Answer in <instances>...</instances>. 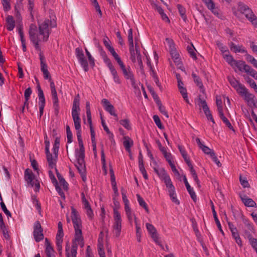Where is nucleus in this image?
Returning a JSON list of instances; mask_svg holds the SVG:
<instances>
[{
  "label": "nucleus",
  "mask_w": 257,
  "mask_h": 257,
  "mask_svg": "<svg viewBox=\"0 0 257 257\" xmlns=\"http://www.w3.org/2000/svg\"><path fill=\"white\" fill-rule=\"evenodd\" d=\"M103 44L106 49L109 51L111 55L113 56L114 59L119 56L115 52L113 47L111 45V43L107 38L103 39Z\"/></svg>",
  "instance_id": "obj_31"
},
{
  "label": "nucleus",
  "mask_w": 257,
  "mask_h": 257,
  "mask_svg": "<svg viewBox=\"0 0 257 257\" xmlns=\"http://www.w3.org/2000/svg\"><path fill=\"white\" fill-rule=\"evenodd\" d=\"M244 78L246 82L249 84L250 86L253 88L254 90L257 92V85H256L255 82L247 77H245Z\"/></svg>",
  "instance_id": "obj_58"
},
{
  "label": "nucleus",
  "mask_w": 257,
  "mask_h": 257,
  "mask_svg": "<svg viewBox=\"0 0 257 257\" xmlns=\"http://www.w3.org/2000/svg\"><path fill=\"white\" fill-rule=\"evenodd\" d=\"M80 99L79 96H77L74 99L72 108V116L74 123V126L76 131V135L78 139L79 148L76 149L74 164L81 175L82 180L86 181L85 174V164L84 162V148L81 138V127L80 117Z\"/></svg>",
  "instance_id": "obj_1"
},
{
  "label": "nucleus",
  "mask_w": 257,
  "mask_h": 257,
  "mask_svg": "<svg viewBox=\"0 0 257 257\" xmlns=\"http://www.w3.org/2000/svg\"><path fill=\"white\" fill-rule=\"evenodd\" d=\"M122 221L120 213H113V233L117 237L119 236L120 234Z\"/></svg>",
  "instance_id": "obj_13"
},
{
  "label": "nucleus",
  "mask_w": 257,
  "mask_h": 257,
  "mask_svg": "<svg viewBox=\"0 0 257 257\" xmlns=\"http://www.w3.org/2000/svg\"><path fill=\"white\" fill-rule=\"evenodd\" d=\"M46 252L48 257H55L54 251L52 246L47 241V239H46Z\"/></svg>",
  "instance_id": "obj_43"
},
{
  "label": "nucleus",
  "mask_w": 257,
  "mask_h": 257,
  "mask_svg": "<svg viewBox=\"0 0 257 257\" xmlns=\"http://www.w3.org/2000/svg\"><path fill=\"white\" fill-rule=\"evenodd\" d=\"M71 219L73 223L75 229V235L76 241H81V236H82L81 231V221L76 210L71 207Z\"/></svg>",
  "instance_id": "obj_8"
},
{
  "label": "nucleus",
  "mask_w": 257,
  "mask_h": 257,
  "mask_svg": "<svg viewBox=\"0 0 257 257\" xmlns=\"http://www.w3.org/2000/svg\"><path fill=\"white\" fill-rule=\"evenodd\" d=\"M233 13L238 17H240V14H243L252 25L257 28V17L247 6L239 5L238 11L237 12L234 11Z\"/></svg>",
  "instance_id": "obj_7"
},
{
  "label": "nucleus",
  "mask_w": 257,
  "mask_h": 257,
  "mask_svg": "<svg viewBox=\"0 0 257 257\" xmlns=\"http://www.w3.org/2000/svg\"><path fill=\"white\" fill-rule=\"evenodd\" d=\"M101 162L102 163V169L105 174H107L106 167V161L105 159V155L104 153V151L103 150H101Z\"/></svg>",
  "instance_id": "obj_55"
},
{
  "label": "nucleus",
  "mask_w": 257,
  "mask_h": 257,
  "mask_svg": "<svg viewBox=\"0 0 257 257\" xmlns=\"http://www.w3.org/2000/svg\"><path fill=\"white\" fill-rule=\"evenodd\" d=\"M152 5L153 7L157 11V12L159 13L160 15L161 18L163 21H164L166 23H170V20L167 15L164 12L163 10L162 9L161 7L158 6L156 3H152Z\"/></svg>",
  "instance_id": "obj_28"
},
{
  "label": "nucleus",
  "mask_w": 257,
  "mask_h": 257,
  "mask_svg": "<svg viewBox=\"0 0 257 257\" xmlns=\"http://www.w3.org/2000/svg\"><path fill=\"white\" fill-rule=\"evenodd\" d=\"M41 70L43 73L44 78L46 79H49L50 82L52 81L50 77V74L47 68V65L43 64L42 66H41Z\"/></svg>",
  "instance_id": "obj_44"
},
{
  "label": "nucleus",
  "mask_w": 257,
  "mask_h": 257,
  "mask_svg": "<svg viewBox=\"0 0 257 257\" xmlns=\"http://www.w3.org/2000/svg\"><path fill=\"white\" fill-rule=\"evenodd\" d=\"M137 198L139 205L143 207L147 213H149V210L148 207L143 198L141 197L139 194H137Z\"/></svg>",
  "instance_id": "obj_46"
},
{
  "label": "nucleus",
  "mask_w": 257,
  "mask_h": 257,
  "mask_svg": "<svg viewBox=\"0 0 257 257\" xmlns=\"http://www.w3.org/2000/svg\"><path fill=\"white\" fill-rule=\"evenodd\" d=\"M170 53L172 58L173 59L176 66L178 67V68L181 69L182 70H184L182 64L181 63V59L180 58V55L176 50H172Z\"/></svg>",
  "instance_id": "obj_24"
},
{
  "label": "nucleus",
  "mask_w": 257,
  "mask_h": 257,
  "mask_svg": "<svg viewBox=\"0 0 257 257\" xmlns=\"http://www.w3.org/2000/svg\"><path fill=\"white\" fill-rule=\"evenodd\" d=\"M101 103L103 108L111 115L114 116L116 119H118L117 114L112 104L106 98H103L101 101Z\"/></svg>",
  "instance_id": "obj_17"
},
{
  "label": "nucleus",
  "mask_w": 257,
  "mask_h": 257,
  "mask_svg": "<svg viewBox=\"0 0 257 257\" xmlns=\"http://www.w3.org/2000/svg\"><path fill=\"white\" fill-rule=\"evenodd\" d=\"M165 44L166 47L168 48L169 49V51L170 52L172 50H175L176 48L175 47V45L174 42L172 40L169 38H166L165 40Z\"/></svg>",
  "instance_id": "obj_53"
},
{
  "label": "nucleus",
  "mask_w": 257,
  "mask_h": 257,
  "mask_svg": "<svg viewBox=\"0 0 257 257\" xmlns=\"http://www.w3.org/2000/svg\"><path fill=\"white\" fill-rule=\"evenodd\" d=\"M240 197L243 204L247 207H253L256 206L255 202L251 198L244 195H240Z\"/></svg>",
  "instance_id": "obj_33"
},
{
  "label": "nucleus",
  "mask_w": 257,
  "mask_h": 257,
  "mask_svg": "<svg viewBox=\"0 0 257 257\" xmlns=\"http://www.w3.org/2000/svg\"><path fill=\"white\" fill-rule=\"evenodd\" d=\"M211 209H212V212H213V217L214 218V220L215 221V222L217 224V227L218 228V229H219V230L220 231V232L223 234V231L221 228V224L217 218V213H216V212L215 211V208H214V206L213 205V204L212 203V202H211Z\"/></svg>",
  "instance_id": "obj_41"
},
{
  "label": "nucleus",
  "mask_w": 257,
  "mask_h": 257,
  "mask_svg": "<svg viewBox=\"0 0 257 257\" xmlns=\"http://www.w3.org/2000/svg\"><path fill=\"white\" fill-rule=\"evenodd\" d=\"M203 2L214 15H218V10L215 7L214 3L212 0H202Z\"/></svg>",
  "instance_id": "obj_35"
},
{
  "label": "nucleus",
  "mask_w": 257,
  "mask_h": 257,
  "mask_svg": "<svg viewBox=\"0 0 257 257\" xmlns=\"http://www.w3.org/2000/svg\"><path fill=\"white\" fill-rule=\"evenodd\" d=\"M6 27L8 30L12 31L15 27V22L12 16L8 15L6 17Z\"/></svg>",
  "instance_id": "obj_37"
},
{
  "label": "nucleus",
  "mask_w": 257,
  "mask_h": 257,
  "mask_svg": "<svg viewBox=\"0 0 257 257\" xmlns=\"http://www.w3.org/2000/svg\"><path fill=\"white\" fill-rule=\"evenodd\" d=\"M228 81L230 84V85L235 89L238 85H239L240 83L237 81L234 77H228Z\"/></svg>",
  "instance_id": "obj_57"
},
{
  "label": "nucleus",
  "mask_w": 257,
  "mask_h": 257,
  "mask_svg": "<svg viewBox=\"0 0 257 257\" xmlns=\"http://www.w3.org/2000/svg\"><path fill=\"white\" fill-rule=\"evenodd\" d=\"M123 144L126 151L131 154V148L133 145V140L128 137H125L124 138Z\"/></svg>",
  "instance_id": "obj_39"
},
{
  "label": "nucleus",
  "mask_w": 257,
  "mask_h": 257,
  "mask_svg": "<svg viewBox=\"0 0 257 257\" xmlns=\"http://www.w3.org/2000/svg\"><path fill=\"white\" fill-rule=\"evenodd\" d=\"M243 98L249 106L257 107V99L252 94L248 92Z\"/></svg>",
  "instance_id": "obj_27"
},
{
  "label": "nucleus",
  "mask_w": 257,
  "mask_h": 257,
  "mask_svg": "<svg viewBox=\"0 0 257 257\" xmlns=\"http://www.w3.org/2000/svg\"><path fill=\"white\" fill-rule=\"evenodd\" d=\"M43 230L39 222H36L34 225V236L36 241H40L44 238Z\"/></svg>",
  "instance_id": "obj_22"
},
{
  "label": "nucleus",
  "mask_w": 257,
  "mask_h": 257,
  "mask_svg": "<svg viewBox=\"0 0 257 257\" xmlns=\"http://www.w3.org/2000/svg\"><path fill=\"white\" fill-rule=\"evenodd\" d=\"M135 225L136 229V236L137 237V239L139 241H140L142 234L141 228L139 222H136V223H135Z\"/></svg>",
  "instance_id": "obj_56"
},
{
  "label": "nucleus",
  "mask_w": 257,
  "mask_h": 257,
  "mask_svg": "<svg viewBox=\"0 0 257 257\" xmlns=\"http://www.w3.org/2000/svg\"><path fill=\"white\" fill-rule=\"evenodd\" d=\"M187 49L191 57L194 59H195L196 58V56L195 52V48L194 47V46L192 45H191V46H188L187 47Z\"/></svg>",
  "instance_id": "obj_60"
},
{
  "label": "nucleus",
  "mask_w": 257,
  "mask_h": 257,
  "mask_svg": "<svg viewBox=\"0 0 257 257\" xmlns=\"http://www.w3.org/2000/svg\"><path fill=\"white\" fill-rule=\"evenodd\" d=\"M110 174L111 186L114 193L113 195V198H118L119 196V193L116 186V182L115 180L114 174L111 167H110Z\"/></svg>",
  "instance_id": "obj_23"
},
{
  "label": "nucleus",
  "mask_w": 257,
  "mask_h": 257,
  "mask_svg": "<svg viewBox=\"0 0 257 257\" xmlns=\"http://www.w3.org/2000/svg\"><path fill=\"white\" fill-rule=\"evenodd\" d=\"M164 157L169 163L172 171L176 174L179 175V173L177 170L175 164L174 163L173 157L170 153L167 152L164 154Z\"/></svg>",
  "instance_id": "obj_29"
},
{
  "label": "nucleus",
  "mask_w": 257,
  "mask_h": 257,
  "mask_svg": "<svg viewBox=\"0 0 257 257\" xmlns=\"http://www.w3.org/2000/svg\"><path fill=\"white\" fill-rule=\"evenodd\" d=\"M153 119H154V121H155L156 124L157 125V126L159 128L161 129V128H163V126L162 125L160 119L158 115H154L153 116Z\"/></svg>",
  "instance_id": "obj_64"
},
{
  "label": "nucleus",
  "mask_w": 257,
  "mask_h": 257,
  "mask_svg": "<svg viewBox=\"0 0 257 257\" xmlns=\"http://www.w3.org/2000/svg\"><path fill=\"white\" fill-rule=\"evenodd\" d=\"M81 196H82V205H83V208L84 209L88 217L91 219L93 217V215H94L93 211L92 209H91V207L90 205L89 201L85 198L84 194L82 193Z\"/></svg>",
  "instance_id": "obj_20"
},
{
  "label": "nucleus",
  "mask_w": 257,
  "mask_h": 257,
  "mask_svg": "<svg viewBox=\"0 0 257 257\" xmlns=\"http://www.w3.org/2000/svg\"><path fill=\"white\" fill-rule=\"evenodd\" d=\"M196 142L199 148L202 150V151L206 154L209 155L210 157L212 156V154H215L213 151L208 147L205 146L200 141L199 138L196 139Z\"/></svg>",
  "instance_id": "obj_30"
},
{
  "label": "nucleus",
  "mask_w": 257,
  "mask_h": 257,
  "mask_svg": "<svg viewBox=\"0 0 257 257\" xmlns=\"http://www.w3.org/2000/svg\"><path fill=\"white\" fill-rule=\"evenodd\" d=\"M192 76L194 78L195 82L197 84V86L200 88V91L203 93H204L205 90L203 88V84L200 81L199 78L195 74H192Z\"/></svg>",
  "instance_id": "obj_49"
},
{
  "label": "nucleus",
  "mask_w": 257,
  "mask_h": 257,
  "mask_svg": "<svg viewBox=\"0 0 257 257\" xmlns=\"http://www.w3.org/2000/svg\"><path fill=\"white\" fill-rule=\"evenodd\" d=\"M86 116L87 118V122L89 124H91V115L90 111V103L88 101H87L86 103Z\"/></svg>",
  "instance_id": "obj_52"
},
{
  "label": "nucleus",
  "mask_w": 257,
  "mask_h": 257,
  "mask_svg": "<svg viewBox=\"0 0 257 257\" xmlns=\"http://www.w3.org/2000/svg\"><path fill=\"white\" fill-rule=\"evenodd\" d=\"M119 123L127 130H131L132 129L131 124L127 119L120 120Z\"/></svg>",
  "instance_id": "obj_54"
},
{
  "label": "nucleus",
  "mask_w": 257,
  "mask_h": 257,
  "mask_svg": "<svg viewBox=\"0 0 257 257\" xmlns=\"http://www.w3.org/2000/svg\"><path fill=\"white\" fill-rule=\"evenodd\" d=\"M38 98H39V106H45V99L43 92L40 86H38Z\"/></svg>",
  "instance_id": "obj_40"
},
{
  "label": "nucleus",
  "mask_w": 257,
  "mask_h": 257,
  "mask_svg": "<svg viewBox=\"0 0 257 257\" xmlns=\"http://www.w3.org/2000/svg\"><path fill=\"white\" fill-rule=\"evenodd\" d=\"M178 9L182 18L183 19L184 21H186L187 17L185 15V9L180 5H178Z\"/></svg>",
  "instance_id": "obj_59"
},
{
  "label": "nucleus",
  "mask_w": 257,
  "mask_h": 257,
  "mask_svg": "<svg viewBox=\"0 0 257 257\" xmlns=\"http://www.w3.org/2000/svg\"><path fill=\"white\" fill-rule=\"evenodd\" d=\"M63 231L62 228V224L59 222L58 224V232L56 235V245L59 251L62 250V243L63 242Z\"/></svg>",
  "instance_id": "obj_18"
},
{
  "label": "nucleus",
  "mask_w": 257,
  "mask_h": 257,
  "mask_svg": "<svg viewBox=\"0 0 257 257\" xmlns=\"http://www.w3.org/2000/svg\"><path fill=\"white\" fill-rule=\"evenodd\" d=\"M216 104L217 106L218 113L222 112V101L220 96L216 97Z\"/></svg>",
  "instance_id": "obj_61"
},
{
  "label": "nucleus",
  "mask_w": 257,
  "mask_h": 257,
  "mask_svg": "<svg viewBox=\"0 0 257 257\" xmlns=\"http://www.w3.org/2000/svg\"><path fill=\"white\" fill-rule=\"evenodd\" d=\"M176 77L178 81V87L180 93L182 95L183 98L185 100V101L188 104L190 103L188 97V93L187 92V90L185 87H184V84L183 82L181 81L180 76L178 74H176Z\"/></svg>",
  "instance_id": "obj_21"
},
{
  "label": "nucleus",
  "mask_w": 257,
  "mask_h": 257,
  "mask_svg": "<svg viewBox=\"0 0 257 257\" xmlns=\"http://www.w3.org/2000/svg\"><path fill=\"white\" fill-rule=\"evenodd\" d=\"M121 195L122 201L124 205V209L125 214L128 221L131 224L132 223L133 221H134L135 223L139 222L136 215L130 207V202L127 198L126 192L123 189H121Z\"/></svg>",
  "instance_id": "obj_9"
},
{
  "label": "nucleus",
  "mask_w": 257,
  "mask_h": 257,
  "mask_svg": "<svg viewBox=\"0 0 257 257\" xmlns=\"http://www.w3.org/2000/svg\"><path fill=\"white\" fill-rule=\"evenodd\" d=\"M50 88L53 103V107L56 111H58L59 108V99L57 96V93L56 90L55 89V84L53 81L50 82Z\"/></svg>",
  "instance_id": "obj_19"
},
{
  "label": "nucleus",
  "mask_w": 257,
  "mask_h": 257,
  "mask_svg": "<svg viewBox=\"0 0 257 257\" xmlns=\"http://www.w3.org/2000/svg\"><path fill=\"white\" fill-rule=\"evenodd\" d=\"M23 0H17L16 4L15 7L16 17L19 19L20 16V11L22 8Z\"/></svg>",
  "instance_id": "obj_45"
},
{
  "label": "nucleus",
  "mask_w": 257,
  "mask_h": 257,
  "mask_svg": "<svg viewBox=\"0 0 257 257\" xmlns=\"http://www.w3.org/2000/svg\"><path fill=\"white\" fill-rule=\"evenodd\" d=\"M91 4L95 8L96 12L98 13V14L99 15V17H101L102 16V12L100 8V6L98 4V3L97 2V0H90Z\"/></svg>",
  "instance_id": "obj_51"
},
{
  "label": "nucleus",
  "mask_w": 257,
  "mask_h": 257,
  "mask_svg": "<svg viewBox=\"0 0 257 257\" xmlns=\"http://www.w3.org/2000/svg\"><path fill=\"white\" fill-rule=\"evenodd\" d=\"M32 91L30 88H28L26 89L25 93H24V97L25 98V101L24 102V107L28 106L29 100L30 97L32 94Z\"/></svg>",
  "instance_id": "obj_47"
},
{
  "label": "nucleus",
  "mask_w": 257,
  "mask_h": 257,
  "mask_svg": "<svg viewBox=\"0 0 257 257\" xmlns=\"http://www.w3.org/2000/svg\"><path fill=\"white\" fill-rule=\"evenodd\" d=\"M229 228L232 234V236L233 238L235 239L236 242L239 245L241 246V240L239 235V234L237 232V230L235 227L234 226L233 224L231 223H228Z\"/></svg>",
  "instance_id": "obj_25"
},
{
  "label": "nucleus",
  "mask_w": 257,
  "mask_h": 257,
  "mask_svg": "<svg viewBox=\"0 0 257 257\" xmlns=\"http://www.w3.org/2000/svg\"><path fill=\"white\" fill-rule=\"evenodd\" d=\"M179 149L180 150V151L182 156L183 157V158H184L186 162H187V163L188 164V166L190 167V171L191 175L192 176V178H193L194 181L196 182V184L197 185V186L198 187H200L201 186V185L200 184L199 180L197 177V174H196L194 169L193 168L192 166L190 164L189 160L187 159V154H186L185 151L180 147H179Z\"/></svg>",
  "instance_id": "obj_16"
},
{
  "label": "nucleus",
  "mask_w": 257,
  "mask_h": 257,
  "mask_svg": "<svg viewBox=\"0 0 257 257\" xmlns=\"http://www.w3.org/2000/svg\"><path fill=\"white\" fill-rule=\"evenodd\" d=\"M4 9L5 11H8L11 9L10 0H2Z\"/></svg>",
  "instance_id": "obj_62"
},
{
  "label": "nucleus",
  "mask_w": 257,
  "mask_h": 257,
  "mask_svg": "<svg viewBox=\"0 0 257 257\" xmlns=\"http://www.w3.org/2000/svg\"><path fill=\"white\" fill-rule=\"evenodd\" d=\"M56 26V23L54 17L50 22L47 20L40 23L39 33L38 35L35 33L36 27L31 26L30 29L31 40L36 45H38V42L47 41L49 35V27H54Z\"/></svg>",
  "instance_id": "obj_2"
},
{
  "label": "nucleus",
  "mask_w": 257,
  "mask_h": 257,
  "mask_svg": "<svg viewBox=\"0 0 257 257\" xmlns=\"http://www.w3.org/2000/svg\"><path fill=\"white\" fill-rule=\"evenodd\" d=\"M59 146L60 140L58 138H56L55 139L52 149L53 154H50V152H49V153H46L47 155V159L49 167L51 169H54L56 172L57 170L56 169V163L58 158V153L59 149Z\"/></svg>",
  "instance_id": "obj_10"
},
{
  "label": "nucleus",
  "mask_w": 257,
  "mask_h": 257,
  "mask_svg": "<svg viewBox=\"0 0 257 257\" xmlns=\"http://www.w3.org/2000/svg\"><path fill=\"white\" fill-rule=\"evenodd\" d=\"M103 60L104 63L109 69L110 73L112 76L114 82L116 84H120L121 82L120 78L118 75L117 71L114 68L110 60L105 54H104L103 56Z\"/></svg>",
  "instance_id": "obj_14"
},
{
  "label": "nucleus",
  "mask_w": 257,
  "mask_h": 257,
  "mask_svg": "<svg viewBox=\"0 0 257 257\" xmlns=\"http://www.w3.org/2000/svg\"><path fill=\"white\" fill-rule=\"evenodd\" d=\"M81 241L75 240V235L73 240L72 245L70 246L67 245L66 246V255L67 257H76L77 249L78 245L83 247L84 245L83 238L81 236Z\"/></svg>",
  "instance_id": "obj_11"
},
{
  "label": "nucleus",
  "mask_w": 257,
  "mask_h": 257,
  "mask_svg": "<svg viewBox=\"0 0 257 257\" xmlns=\"http://www.w3.org/2000/svg\"><path fill=\"white\" fill-rule=\"evenodd\" d=\"M198 105L200 107H202L205 114L206 115L207 119L208 120H211L213 123H214V120L213 118V117L210 113V110L206 104V103L205 101H200L198 103Z\"/></svg>",
  "instance_id": "obj_26"
},
{
  "label": "nucleus",
  "mask_w": 257,
  "mask_h": 257,
  "mask_svg": "<svg viewBox=\"0 0 257 257\" xmlns=\"http://www.w3.org/2000/svg\"><path fill=\"white\" fill-rule=\"evenodd\" d=\"M219 116L223 121L225 123L226 125H227L229 127H231V123L229 122L228 120L224 116L223 111L219 113Z\"/></svg>",
  "instance_id": "obj_63"
},
{
  "label": "nucleus",
  "mask_w": 257,
  "mask_h": 257,
  "mask_svg": "<svg viewBox=\"0 0 257 257\" xmlns=\"http://www.w3.org/2000/svg\"><path fill=\"white\" fill-rule=\"evenodd\" d=\"M230 49L231 51L234 53H246V51L243 47L233 43L230 44Z\"/></svg>",
  "instance_id": "obj_38"
},
{
  "label": "nucleus",
  "mask_w": 257,
  "mask_h": 257,
  "mask_svg": "<svg viewBox=\"0 0 257 257\" xmlns=\"http://www.w3.org/2000/svg\"><path fill=\"white\" fill-rule=\"evenodd\" d=\"M57 174L59 180L58 184L61 189V192L63 193V190L67 191L68 190V184L59 173L57 172Z\"/></svg>",
  "instance_id": "obj_34"
},
{
  "label": "nucleus",
  "mask_w": 257,
  "mask_h": 257,
  "mask_svg": "<svg viewBox=\"0 0 257 257\" xmlns=\"http://www.w3.org/2000/svg\"><path fill=\"white\" fill-rule=\"evenodd\" d=\"M237 92L242 97H244L248 92L245 87L241 84L235 89Z\"/></svg>",
  "instance_id": "obj_42"
},
{
  "label": "nucleus",
  "mask_w": 257,
  "mask_h": 257,
  "mask_svg": "<svg viewBox=\"0 0 257 257\" xmlns=\"http://www.w3.org/2000/svg\"><path fill=\"white\" fill-rule=\"evenodd\" d=\"M102 235V233H101L99 235V237L98 238V248H99V254L100 257H105V253L104 250L102 249V244H101V242H102V238L101 237V236Z\"/></svg>",
  "instance_id": "obj_50"
},
{
  "label": "nucleus",
  "mask_w": 257,
  "mask_h": 257,
  "mask_svg": "<svg viewBox=\"0 0 257 257\" xmlns=\"http://www.w3.org/2000/svg\"><path fill=\"white\" fill-rule=\"evenodd\" d=\"M155 172L157 174L160 179L163 181L167 188V191L171 200L176 204H179L180 202L177 198L175 188L173 185L170 176L163 168H154Z\"/></svg>",
  "instance_id": "obj_3"
},
{
  "label": "nucleus",
  "mask_w": 257,
  "mask_h": 257,
  "mask_svg": "<svg viewBox=\"0 0 257 257\" xmlns=\"http://www.w3.org/2000/svg\"><path fill=\"white\" fill-rule=\"evenodd\" d=\"M223 57L235 71L238 69L240 71L245 72L253 78H257V73L255 72V71L249 66L246 65L244 61H235L232 56L229 54V52L224 54Z\"/></svg>",
  "instance_id": "obj_4"
},
{
  "label": "nucleus",
  "mask_w": 257,
  "mask_h": 257,
  "mask_svg": "<svg viewBox=\"0 0 257 257\" xmlns=\"http://www.w3.org/2000/svg\"><path fill=\"white\" fill-rule=\"evenodd\" d=\"M85 51L88 62L85 58L83 51L81 49L77 48L76 49L75 52L76 57L81 66L85 71H87L88 70V63L91 67H93L95 65V62L94 58L87 48H85Z\"/></svg>",
  "instance_id": "obj_5"
},
{
  "label": "nucleus",
  "mask_w": 257,
  "mask_h": 257,
  "mask_svg": "<svg viewBox=\"0 0 257 257\" xmlns=\"http://www.w3.org/2000/svg\"><path fill=\"white\" fill-rule=\"evenodd\" d=\"M113 213H120L119 211V209L120 208V205L118 201V198H113Z\"/></svg>",
  "instance_id": "obj_48"
},
{
  "label": "nucleus",
  "mask_w": 257,
  "mask_h": 257,
  "mask_svg": "<svg viewBox=\"0 0 257 257\" xmlns=\"http://www.w3.org/2000/svg\"><path fill=\"white\" fill-rule=\"evenodd\" d=\"M128 41L131 60L134 62H138L139 64H142L141 56L139 49V43L136 41L135 47H134L132 29L128 30Z\"/></svg>",
  "instance_id": "obj_6"
},
{
  "label": "nucleus",
  "mask_w": 257,
  "mask_h": 257,
  "mask_svg": "<svg viewBox=\"0 0 257 257\" xmlns=\"http://www.w3.org/2000/svg\"><path fill=\"white\" fill-rule=\"evenodd\" d=\"M25 178L27 184L33 187L36 191L39 190L40 184L37 176H35L31 171L27 169L25 171Z\"/></svg>",
  "instance_id": "obj_12"
},
{
  "label": "nucleus",
  "mask_w": 257,
  "mask_h": 257,
  "mask_svg": "<svg viewBox=\"0 0 257 257\" xmlns=\"http://www.w3.org/2000/svg\"><path fill=\"white\" fill-rule=\"evenodd\" d=\"M49 177L52 182V183L54 184V185L55 186L56 189L59 194L60 195V196L63 198L65 199V195L64 193L61 192V189L58 184L57 182L56 181V179L55 178L54 175L53 174L51 171H49Z\"/></svg>",
  "instance_id": "obj_36"
},
{
  "label": "nucleus",
  "mask_w": 257,
  "mask_h": 257,
  "mask_svg": "<svg viewBox=\"0 0 257 257\" xmlns=\"http://www.w3.org/2000/svg\"><path fill=\"white\" fill-rule=\"evenodd\" d=\"M146 226L150 235L153 239L157 242L158 239V234L155 227L152 224L149 223H147L146 224Z\"/></svg>",
  "instance_id": "obj_32"
},
{
  "label": "nucleus",
  "mask_w": 257,
  "mask_h": 257,
  "mask_svg": "<svg viewBox=\"0 0 257 257\" xmlns=\"http://www.w3.org/2000/svg\"><path fill=\"white\" fill-rule=\"evenodd\" d=\"M117 64L119 66L122 73L126 79L132 80L133 79V74L130 67L126 68L123 62L121 60L119 56L114 58Z\"/></svg>",
  "instance_id": "obj_15"
}]
</instances>
